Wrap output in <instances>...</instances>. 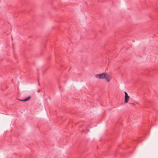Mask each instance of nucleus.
<instances>
[{
	"mask_svg": "<svg viewBox=\"0 0 158 158\" xmlns=\"http://www.w3.org/2000/svg\"><path fill=\"white\" fill-rule=\"evenodd\" d=\"M95 77L98 79H105L108 82H109L111 79V76L106 73H102L97 74Z\"/></svg>",
	"mask_w": 158,
	"mask_h": 158,
	"instance_id": "nucleus-1",
	"label": "nucleus"
},
{
	"mask_svg": "<svg viewBox=\"0 0 158 158\" xmlns=\"http://www.w3.org/2000/svg\"><path fill=\"white\" fill-rule=\"evenodd\" d=\"M124 93L125 94L124 102L125 103H127L129 99V97L126 91L124 92Z\"/></svg>",
	"mask_w": 158,
	"mask_h": 158,
	"instance_id": "nucleus-2",
	"label": "nucleus"
},
{
	"mask_svg": "<svg viewBox=\"0 0 158 158\" xmlns=\"http://www.w3.org/2000/svg\"><path fill=\"white\" fill-rule=\"evenodd\" d=\"M30 98H31V97L30 96H29L27 98H26L25 99H24L23 100H22L21 101H23V102H26V101H28L29 99H30Z\"/></svg>",
	"mask_w": 158,
	"mask_h": 158,
	"instance_id": "nucleus-3",
	"label": "nucleus"
}]
</instances>
